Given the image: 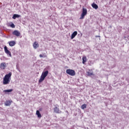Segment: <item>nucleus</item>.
<instances>
[{
  "label": "nucleus",
  "instance_id": "20e7f679",
  "mask_svg": "<svg viewBox=\"0 0 129 129\" xmlns=\"http://www.w3.org/2000/svg\"><path fill=\"white\" fill-rule=\"evenodd\" d=\"M87 15V9L85 8H83L82 13L81 15V17L80 18V20H82L84 19V17Z\"/></svg>",
  "mask_w": 129,
  "mask_h": 129
},
{
  "label": "nucleus",
  "instance_id": "423d86ee",
  "mask_svg": "<svg viewBox=\"0 0 129 129\" xmlns=\"http://www.w3.org/2000/svg\"><path fill=\"white\" fill-rule=\"evenodd\" d=\"M13 35L16 36V37H20L21 36V33L18 30H15L12 33Z\"/></svg>",
  "mask_w": 129,
  "mask_h": 129
},
{
  "label": "nucleus",
  "instance_id": "6e6552de",
  "mask_svg": "<svg viewBox=\"0 0 129 129\" xmlns=\"http://www.w3.org/2000/svg\"><path fill=\"white\" fill-rule=\"evenodd\" d=\"M53 110L55 113H61L62 112V111H61L57 107L54 108Z\"/></svg>",
  "mask_w": 129,
  "mask_h": 129
},
{
  "label": "nucleus",
  "instance_id": "9d476101",
  "mask_svg": "<svg viewBox=\"0 0 129 129\" xmlns=\"http://www.w3.org/2000/svg\"><path fill=\"white\" fill-rule=\"evenodd\" d=\"M12 102H13V101H6V102L5 103V105H6V106H10V105L12 104Z\"/></svg>",
  "mask_w": 129,
  "mask_h": 129
},
{
  "label": "nucleus",
  "instance_id": "f3484780",
  "mask_svg": "<svg viewBox=\"0 0 129 129\" xmlns=\"http://www.w3.org/2000/svg\"><path fill=\"white\" fill-rule=\"evenodd\" d=\"M21 17V15L18 14H14L13 15V17H12L14 20H16V18H20Z\"/></svg>",
  "mask_w": 129,
  "mask_h": 129
},
{
  "label": "nucleus",
  "instance_id": "f03ea898",
  "mask_svg": "<svg viewBox=\"0 0 129 129\" xmlns=\"http://www.w3.org/2000/svg\"><path fill=\"white\" fill-rule=\"evenodd\" d=\"M48 74H49V71H46L43 72L41 74V76H40V78L39 80V81H38L39 83H42V82H43V81L45 80V78L47 77V76H48Z\"/></svg>",
  "mask_w": 129,
  "mask_h": 129
},
{
  "label": "nucleus",
  "instance_id": "412c9836",
  "mask_svg": "<svg viewBox=\"0 0 129 129\" xmlns=\"http://www.w3.org/2000/svg\"><path fill=\"white\" fill-rule=\"evenodd\" d=\"M95 38H99V40H100V36H99V35H96Z\"/></svg>",
  "mask_w": 129,
  "mask_h": 129
},
{
  "label": "nucleus",
  "instance_id": "f8f14e48",
  "mask_svg": "<svg viewBox=\"0 0 129 129\" xmlns=\"http://www.w3.org/2000/svg\"><path fill=\"white\" fill-rule=\"evenodd\" d=\"M77 35V31H75L73 33V34L71 35V39H74V38H75V37H76V36Z\"/></svg>",
  "mask_w": 129,
  "mask_h": 129
},
{
  "label": "nucleus",
  "instance_id": "6ab92c4d",
  "mask_svg": "<svg viewBox=\"0 0 129 129\" xmlns=\"http://www.w3.org/2000/svg\"><path fill=\"white\" fill-rule=\"evenodd\" d=\"M87 106V105H86V104H84L81 106V108L82 109H85Z\"/></svg>",
  "mask_w": 129,
  "mask_h": 129
},
{
  "label": "nucleus",
  "instance_id": "a211bd4d",
  "mask_svg": "<svg viewBox=\"0 0 129 129\" xmlns=\"http://www.w3.org/2000/svg\"><path fill=\"white\" fill-rule=\"evenodd\" d=\"M82 60H83V64H85V62H86V57L83 56L82 58Z\"/></svg>",
  "mask_w": 129,
  "mask_h": 129
},
{
  "label": "nucleus",
  "instance_id": "2eb2a0df",
  "mask_svg": "<svg viewBox=\"0 0 129 129\" xmlns=\"http://www.w3.org/2000/svg\"><path fill=\"white\" fill-rule=\"evenodd\" d=\"M13 89H9V90H5L3 91V92H5V94H7V93H10V92H12Z\"/></svg>",
  "mask_w": 129,
  "mask_h": 129
},
{
  "label": "nucleus",
  "instance_id": "1a4fd4ad",
  "mask_svg": "<svg viewBox=\"0 0 129 129\" xmlns=\"http://www.w3.org/2000/svg\"><path fill=\"white\" fill-rule=\"evenodd\" d=\"M87 76H92V75H94L92 70H89V72H87Z\"/></svg>",
  "mask_w": 129,
  "mask_h": 129
},
{
  "label": "nucleus",
  "instance_id": "f257e3e1",
  "mask_svg": "<svg viewBox=\"0 0 129 129\" xmlns=\"http://www.w3.org/2000/svg\"><path fill=\"white\" fill-rule=\"evenodd\" d=\"M11 77H12V73L11 72L5 75L3 79V84L4 85L10 84V82H11Z\"/></svg>",
  "mask_w": 129,
  "mask_h": 129
},
{
  "label": "nucleus",
  "instance_id": "dca6fc26",
  "mask_svg": "<svg viewBox=\"0 0 129 129\" xmlns=\"http://www.w3.org/2000/svg\"><path fill=\"white\" fill-rule=\"evenodd\" d=\"M92 8H93V9H95V10H97V9H98V6H97V5L95 3H93L92 4Z\"/></svg>",
  "mask_w": 129,
  "mask_h": 129
},
{
  "label": "nucleus",
  "instance_id": "7ed1b4c3",
  "mask_svg": "<svg viewBox=\"0 0 129 129\" xmlns=\"http://www.w3.org/2000/svg\"><path fill=\"white\" fill-rule=\"evenodd\" d=\"M66 73L70 75L71 76H75L76 73H75V71L71 69H68L66 71Z\"/></svg>",
  "mask_w": 129,
  "mask_h": 129
},
{
  "label": "nucleus",
  "instance_id": "aec40b11",
  "mask_svg": "<svg viewBox=\"0 0 129 129\" xmlns=\"http://www.w3.org/2000/svg\"><path fill=\"white\" fill-rule=\"evenodd\" d=\"M10 27H11V28H15V24L14 23H12L11 25H10Z\"/></svg>",
  "mask_w": 129,
  "mask_h": 129
},
{
  "label": "nucleus",
  "instance_id": "39448f33",
  "mask_svg": "<svg viewBox=\"0 0 129 129\" xmlns=\"http://www.w3.org/2000/svg\"><path fill=\"white\" fill-rule=\"evenodd\" d=\"M4 50L5 53L7 54V55H9L10 57H12V53L11 51H10V50H8V47L6 46L4 47Z\"/></svg>",
  "mask_w": 129,
  "mask_h": 129
},
{
  "label": "nucleus",
  "instance_id": "4be33fe9",
  "mask_svg": "<svg viewBox=\"0 0 129 129\" xmlns=\"http://www.w3.org/2000/svg\"><path fill=\"white\" fill-rule=\"evenodd\" d=\"M39 57H40V58H42V57H46V56H43V55H42V54H40L39 55Z\"/></svg>",
  "mask_w": 129,
  "mask_h": 129
},
{
  "label": "nucleus",
  "instance_id": "ddd939ff",
  "mask_svg": "<svg viewBox=\"0 0 129 129\" xmlns=\"http://www.w3.org/2000/svg\"><path fill=\"white\" fill-rule=\"evenodd\" d=\"M33 46L34 49H37V48H39V43H38V42L35 41L33 43Z\"/></svg>",
  "mask_w": 129,
  "mask_h": 129
},
{
  "label": "nucleus",
  "instance_id": "0eeeda50",
  "mask_svg": "<svg viewBox=\"0 0 129 129\" xmlns=\"http://www.w3.org/2000/svg\"><path fill=\"white\" fill-rule=\"evenodd\" d=\"M6 67H7V63H6V62H2L0 64V68L2 70H5V69H6Z\"/></svg>",
  "mask_w": 129,
  "mask_h": 129
},
{
  "label": "nucleus",
  "instance_id": "9b49d317",
  "mask_svg": "<svg viewBox=\"0 0 129 129\" xmlns=\"http://www.w3.org/2000/svg\"><path fill=\"white\" fill-rule=\"evenodd\" d=\"M8 43L10 47H14L16 45V41H9Z\"/></svg>",
  "mask_w": 129,
  "mask_h": 129
},
{
  "label": "nucleus",
  "instance_id": "4468645a",
  "mask_svg": "<svg viewBox=\"0 0 129 129\" xmlns=\"http://www.w3.org/2000/svg\"><path fill=\"white\" fill-rule=\"evenodd\" d=\"M36 115H37V117L39 118H41L42 117V115H41V113H40V111L37 110L36 113Z\"/></svg>",
  "mask_w": 129,
  "mask_h": 129
}]
</instances>
